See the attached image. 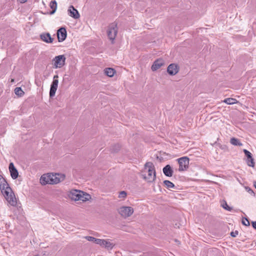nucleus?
<instances>
[{
  "label": "nucleus",
  "instance_id": "8",
  "mask_svg": "<svg viewBox=\"0 0 256 256\" xmlns=\"http://www.w3.org/2000/svg\"><path fill=\"white\" fill-rule=\"evenodd\" d=\"M58 75H55L53 78V81L50 85V98L54 97L56 94V92L57 90L58 84Z\"/></svg>",
  "mask_w": 256,
  "mask_h": 256
},
{
  "label": "nucleus",
  "instance_id": "10",
  "mask_svg": "<svg viewBox=\"0 0 256 256\" xmlns=\"http://www.w3.org/2000/svg\"><path fill=\"white\" fill-rule=\"evenodd\" d=\"M68 14L71 17L74 19H78L80 17V15L74 6H70L68 10Z\"/></svg>",
  "mask_w": 256,
  "mask_h": 256
},
{
  "label": "nucleus",
  "instance_id": "32",
  "mask_svg": "<svg viewBox=\"0 0 256 256\" xmlns=\"http://www.w3.org/2000/svg\"><path fill=\"white\" fill-rule=\"evenodd\" d=\"M102 240H103L102 239H99V238H95L94 242L95 244H99L100 246H101L102 244Z\"/></svg>",
  "mask_w": 256,
  "mask_h": 256
},
{
  "label": "nucleus",
  "instance_id": "17",
  "mask_svg": "<svg viewBox=\"0 0 256 256\" xmlns=\"http://www.w3.org/2000/svg\"><path fill=\"white\" fill-rule=\"evenodd\" d=\"M163 172L167 176H172L173 174V170L170 165L167 164L163 168Z\"/></svg>",
  "mask_w": 256,
  "mask_h": 256
},
{
  "label": "nucleus",
  "instance_id": "14",
  "mask_svg": "<svg viewBox=\"0 0 256 256\" xmlns=\"http://www.w3.org/2000/svg\"><path fill=\"white\" fill-rule=\"evenodd\" d=\"M164 64V60L162 58L156 60L152 66V70L156 71Z\"/></svg>",
  "mask_w": 256,
  "mask_h": 256
},
{
  "label": "nucleus",
  "instance_id": "3",
  "mask_svg": "<svg viewBox=\"0 0 256 256\" xmlns=\"http://www.w3.org/2000/svg\"><path fill=\"white\" fill-rule=\"evenodd\" d=\"M4 190H1L2 194L8 201V202L12 206L16 205V200L14 194L10 186H7Z\"/></svg>",
  "mask_w": 256,
  "mask_h": 256
},
{
  "label": "nucleus",
  "instance_id": "24",
  "mask_svg": "<svg viewBox=\"0 0 256 256\" xmlns=\"http://www.w3.org/2000/svg\"><path fill=\"white\" fill-rule=\"evenodd\" d=\"M15 94L19 96H22L24 94V92L20 87H16L14 89Z\"/></svg>",
  "mask_w": 256,
  "mask_h": 256
},
{
  "label": "nucleus",
  "instance_id": "11",
  "mask_svg": "<svg viewBox=\"0 0 256 256\" xmlns=\"http://www.w3.org/2000/svg\"><path fill=\"white\" fill-rule=\"evenodd\" d=\"M8 168L12 178L14 180L17 178L18 176V172L12 162L10 164Z\"/></svg>",
  "mask_w": 256,
  "mask_h": 256
},
{
  "label": "nucleus",
  "instance_id": "20",
  "mask_svg": "<svg viewBox=\"0 0 256 256\" xmlns=\"http://www.w3.org/2000/svg\"><path fill=\"white\" fill-rule=\"evenodd\" d=\"M115 72V70L112 68H106L104 70V74L109 77L113 76Z\"/></svg>",
  "mask_w": 256,
  "mask_h": 256
},
{
  "label": "nucleus",
  "instance_id": "5",
  "mask_svg": "<svg viewBox=\"0 0 256 256\" xmlns=\"http://www.w3.org/2000/svg\"><path fill=\"white\" fill-rule=\"evenodd\" d=\"M180 172L186 170L188 168L189 166V158L186 156L182 157L178 160Z\"/></svg>",
  "mask_w": 256,
  "mask_h": 256
},
{
  "label": "nucleus",
  "instance_id": "27",
  "mask_svg": "<svg viewBox=\"0 0 256 256\" xmlns=\"http://www.w3.org/2000/svg\"><path fill=\"white\" fill-rule=\"evenodd\" d=\"M222 206L224 208L225 210H226L228 211H231L232 210V208L228 205V204L226 201H224L223 203L222 204Z\"/></svg>",
  "mask_w": 256,
  "mask_h": 256
},
{
  "label": "nucleus",
  "instance_id": "23",
  "mask_svg": "<svg viewBox=\"0 0 256 256\" xmlns=\"http://www.w3.org/2000/svg\"><path fill=\"white\" fill-rule=\"evenodd\" d=\"M224 102L228 104H236L238 102V100L234 98H226Z\"/></svg>",
  "mask_w": 256,
  "mask_h": 256
},
{
  "label": "nucleus",
  "instance_id": "28",
  "mask_svg": "<svg viewBox=\"0 0 256 256\" xmlns=\"http://www.w3.org/2000/svg\"><path fill=\"white\" fill-rule=\"evenodd\" d=\"M120 149V146L118 144H115L112 146L111 150L112 152H118Z\"/></svg>",
  "mask_w": 256,
  "mask_h": 256
},
{
  "label": "nucleus",
  "instance_id": "35",
  "mask_svg": "<svg viewBox=\"0 0 256 256\" xmlns=\"http://www.w3.org/2000/svg\"><path fill=\"white\" fill-rule=\"evenodd\" d=\"M252 226L256 230V221L252 222Z\"/></svg>",
  "mask_w": 256,
  "mask_h": 256
},
{
  "label": "nucleus",
  "instance_id": "21",
  "mask_svg": "<svg viewBox=\"0 0 256 256\" xmlns=\"http://www.w3.org/2000/svg\"><path fill=\"white\" fill-rule=\"evenodd\" d=\"M90 198H91V196L90 194L82 192L80 200H82L83 202H86V201L88 200Z\"/></svg>",
  "mask_w": 256,
  "mask_h": 256
},
{
  "label": "nucleus",
  "instance_id": "34",
  "mask_svg": "<svg viewBox=\"0 0 256 256\" xmlns=\"http://www.w3.org/2000/svg\"><path fill=\"white\" fill-rule=\"evenodd\" d=\"M238 232L237 230H236L234 232H230V236L232 237H236L238 235Z\"/></svg>",
  "mask_w": 256,
  "mask_h": 256
},
{
  "label": "nucleus",
  "instance_id": "31",
  "mask_svg": "<svg viewBox=\"0 0 256 256\" xmlns=\"http://www.w3.org/2000/svg\"><path fill=\"white\" fill-rule=\"evenodd\" d=\"M126 196V192L125 191H122L118 195L119 198H124Z\"/></svg>",
  "mask_w": 256,
  "mask_h": 256
},
{
  "label": "nucleus",
  "instance_id": "18",
  "mask_svg": "<svg viewBox=\"0 0 256 256\" xmlns=\"http://www.w3.org/2000/svg\"><path fill=\"white\" fill-rule=\"evenodd\" d=\"M7 186H10L8 183L2 176L0 174V190H4Z\"/></svg>",
  "mask_w": 256,
  "mask_h": 256
},
{
  "label": "nucleus",
  "instance_id": "26",
  "mask_svg": "<svg viewBox=\"0 0 256 256\" xmlns=\"http://www.w3.org/2000/svg\"><path fill=\"white\" fill-rule=\"evenodd\" d=\"M246 162L249 166L254 167V162L252 156L251 157V158H247Z\"/></svg>",
  "mask_w": 256,
  "mask_h": 256
},
{
  "label": "nucleus",
  "instance_id": "37",
  "mask_svg": "<svg viewBox=\"0 0 256 256\" xmlns=\"http://www.w3.org/2000/svg\"><path fill=\"white\" fill-rule=\"evenodd\" d=\"M21 0V2H26V0Z\"/></svg>",
  "mask_w": 256,
  "mask_h": 256
},
{
  "label": "nucleus",
  "instance_id": "12",
  "mask_svg": "<svg viewBox=\"0 0 256 256\" xmlns=\"http://www.w3.org/2000/svg\"><path fill=\"white\" fill-rule=\"evenodd\" d=\"M167 72L170 75H175L178 72V67L176 64H172L168 66Z\"/></svg>",
  "mask_w": 256,
  "mask_h": 256
},
{
  "label": "nucleus",
  "instance_id": "19",
  "mask_svg": "<svg viewBox=\"0 0 256 256\" xmlns=\"http://www.w3.org/2000/svg\"><path fill=\"white\" fill-rule=\"evenodd\" d=\"M50 6L52 10L50 12V14H53L57 9V3L56 0H52L50 2Z\"/></svg>",
  "mask_w": 256,
  "mask_h": 256
},
{
  "label": "nucleus",
  "instance_id": "25",
  "mask_svg": "<svg viewBox=\"0 0 256 256\" xmlns=\"http://www.w3.org/2000/svg\"><path fill=\"white\" fill-rule=\"evenodd\" d=\"M164 184L168 188H174L175 187L174 184L172 182L168 180H164Z\"/></svg>",
  "mask_w": 256,
  "mask_h": 256
},
{
  "label": "nucleus",
  "instance_id": "33",
  "mask_svg": "<svg viewBox=\"0 0 256 256\" xmlns=\"http://www.w3.org/2000/svg\"><path fill=\"white\" fill-rule=\"evenodd\" d=\"M84 238L88 241L94 242L95 238L91 236H86Z\"/></svg>",
  "mask_w": 256,
  "mask_h": 256
},
{
  "label": "nucleus",
  "instance_id": "2",
  "mask_svg": "<svg viewBox=\"0 0 256 256\" xmlns=\"http://www.w3.org/2000/svg\"><path fill=\"white\" fill-rule=\"evenodd\" d=\"M143 172H146L148 174H142V178L148 182H153L156 178V170L152 162H147L144 164V170Z\"/></svg>",
  "mask_w": 256,
  "mask_h": 256
},
{
  "label": "nucleus",
  "instance_id": "29",
  "mask_svg": "<svg viewBox=\"0 0 256 256\" xmlns=\"http://www.w3.org/2000/svg\"><path fill=\"white\" fill-rule=\"evenodd\" d=\"M243 151L248 158H251V157L252 156V154L249 151H248V150H246V149H244Z\"/></svg>",
  "mask_w": 256,
  "mask_h": 256
},
{
  "label": "nucleus",
  "instance_id": "22",
  "mask_svg": "<svg viewBox=\"0 0 256 256\" xmlns=\"http://www.w3.org/2000/svg\"><path fill=\"white\" fill-rule=\"evenodd\" d=\"M230 142L231 144L234 146H242V144L240 142V140L235 138H231L230 140Z\"/></svg>",
  "mask_w": 256,
  "mask_h": 256
},
{
  "label": "nucleus",
  "instance_id": "1",
  "mask_svg": "<svg viewBox=\"0 0 256 256\" xmlns=\"http://www.w3.org/2000/svg\"><path fill=\"white\" fill-rule=\"evenodd\" d=\"M65 175L62 174H50L48 176L43 175L40 178V182L42 184H57L64 180Z\"/></svg>",
  "mask_w": 256,
  "mask_h": 256
},
{
  "label": "nucleus",
  "instance_id": "30",
  "mask_svg": "<svg viewBox=\"0 0 256 256\" xmlns=\"http://www.w3.org/2000/svg\"><path fill=\"white\" fill-rule=\"evenodd\" d=\"M242 224L246 226H248L250 224L248 218H243L242 220Z\"/></svg>",
  "mask_w": 256,
  "mask_h": 256
},
{
  "label": "nucleus",
  "instance_id": "15",
  "mask_svg": "<svg viewBox=\"0 0 256 256\" xmlns=\"http://www.w3.org/2000/svg\"><path fill=\"white\" fill-rule=\"evenodd\" d=\"M40 37L42 40L46 43H52L54 40L48 32L41 34Z\"/></svg>",
  "mask_w": 256,
  "mask_h": 256
},
{
  "label": "nucleus",
  "instance_id": "13",
  "mask_svg": "<svg viewBox=\"0 0 256 256\" xmlns=\"http://www.w3.org/2000/svg\"><path fill=\"white\" fill-rule=\"evenodd\" d=\"M115 244L113 243L112 240L109 239L103 240L101 245V246L104 247L108 250H112Z\"/></svg>",
  "mask_w": 256,
  "mask_h": 256
},
{
  "label": "nucleus",
  "instance_id": "6",
  "mask_svg": "<svg viewBox=\"0 0 256 256\" xmlns=\"http://www.w3.org/2000/svg\"><path fill=\"white\" fill-rule=\"evenodd\" d=\"M118 212L122 216L126 218L132 215L134 208L130 206H123L119 208Z\"/></svg>",
  "mask_w": 256,
  "mask_h": 256
},
{
  "label": "nucleus",
  "instance_id": "9",
  "mask_svg": "<svg viewBox=\"0 0 256 256\" xmlns=\"http://www.w3.org/2000/svg\"><path fill=\"white\" fill-rule=\"evenodd\" d=\"M67 36L66 30L65 28L62 27L57 31V36L58 41L62 42L64 41Z\"/></svg>",
  "mask_w": 256,
  "mask_h": 256
},
{
  "label": "nucleus",
  "instance_id": "38",
  "mask_svg": "<svg viewBox=\"0 0 256 256\" xmlns=\"http://www.w3.org/2000/svg\"><path fill=\"white\" fill-rule=\"evenodd\" d=\"M254 187H255V188H256V182L254 183Z\"/></svg>",
  "mask_w": 256,
  "mask_h": 256
},
{
  "label": "nucleus",
  "instance_id": "36",
  "mask_svg": "<svg viewBox=\"0 0 256 256\" xmlns=\"http://www.w3.org/2000/svg\"><path fill=\"white\" fill-rule=\"evenodd\" d=\"M246 189H248V192H249V193H252V192H253V191L252 190H251L250 188H246Z\"/></svg>",
  "mask_w": 256,
  "mask_h": 256
},
{
  "label": "nucleus",
  "instance_id": "7",
  "mask_svg": "<svg viewBox=\"0 0 256 256\" xmlns=\"http://www.w3.org/2000/svg\"><path fill=\"white\" fill-rule=\"evenodd\" d=\"M66 57L64 55L56 56L52 60L55 68H60L65 64Z\"/></svg>",
  "mask_w": 256,
  "mask_h": 256
},
{
  "label": "nucleus",
  "instance_id": "4",
  "mask_svg": "<svg viewBox=\"0 0 256 256\" xmlns=\"http://www.w3.org/2000/svg\"><path fill=\"white\" fill-rule=\"evenodd\" d=\"M118 33V27L117 24L115 23H112L108 26L107 34L110 40L112 41L113 43L116 36Z\"/></svg>",
  "mask_w": 256,
  "mask_h": 256
},
{
  "label": "nucleus",
  "instance_id": "16",
  "mask_svg": "<svg viewBox=\"0 0 256 256\" xmlns=\"http://www.w3.org/2000/svg\"><path fill=\"white\" fill-rule=\"evenodd\" d=\"M81 193V191L76 190L74 192H71L70 198L74 200H80Z\"/></svg>",
  "mask_w": 256,
  "mask_h": 256
}]
</instances>
